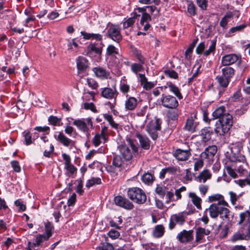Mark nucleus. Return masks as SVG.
I'll return each mask as SVG.
<instances>
[{"mask_svg": "<svg viewBox=\"0 0 250 250\" xmlns=\"http://www.w3.org/2000/svg\"><path fill=\"white\" fill-rule=\"evenodd\" d=\"M210 202L217 201V203L212 204L208 208H206L205 213L208 211L209 216L212 218H217L219 215L223 220H229L230 211L228 208L229 204L224 200L223 195L219 194H214L208 197Z\"/></svg>", "mask_w": 250, "mask_h": 250, "instance_id": "obj_1", "label": "nucleus"}, {"mask_svg": "<svg viewBox=\"0 0 250 250\" xmlns=\"http://www.w3.org/2000/svg\"><path fill=\"white\" fill-rule=\"evenodd\" d=\"M213 120L219 119V124L215 128L217 135H224L228 133L233 124L232 116L227 112L226 107L221 105L216 108L212 113Z\"/></svg>", "mask_w": 250, "mask_h": 250, "instance_id": "obj_2", "label": "nucleus"}, {"mask_svg": "<svg viewBox=\"0 0 250 250\" xmlns=\"http://www.w3.org/2000/svg\"><path fill=\"white\" fill-rule=\"evenodd\" d=\"M127 197L132 201L138 204H143L146 201V195L144 191L137 187L128 188Z\"/></svg>", "mask_w": 250, "mask_h": 250, "instance_id": "obj_3", "label": "nucleus"}, {"mask_svg": "<svg viewBox=\"0 0 250 250\" xmlns=\"http://www.w3.org/2000/svg\"><path fill=\"white\" fill-rule=\"evenodd\" d=\"M155 192L161 198L165 196L167 203L175 201L173 187L158 186L155 189Z\"/></svg>", "mask_w": 250, "mask_h": 250, "instance_id": "obj_4", "label": "nucleus"}, {"mask_svg": "<svg viewBox=\"0 0 250 250\" xmlns=\"http://www.w3.org/2000/svg\"><path fill=\"white\" fill-rule=\"evenodd\" d=\"M148 6L138 7L136 9L139 13H142V16L140 20L139 28L144 31H147L151 27L149 21H151V16L146 12Z\"/></svg>", "mask_w": 250, "mask_h": 250, "instance_id": "obj_5", "label": "nucleus"}, {"mask_svg": "<svg viewBox=\"0 0 250 250\" xmlns=\"http://www.w3.org/2000/svg\"><path fill=\"white\" fill-rule=\"evenodd\" d=\"M188 214L189 213L188 212H181L172 215L169 219L168 229L172 230L175 228L176 224L183 225L185 223Z\"/></svg>", "mask_w": 250, "mask_h": 250, "instance_id": "obj_6", "label": "nucleus"}, {"mask_svg": "<svg viewBox=\"0 0 250 250\" xmlns=\"http://www.w3.org/2000/svg\"><path fill=\"white\" fill-rule=\"evenodd\" d=\"M216 44V41L212 40L211 41V44L209 45L208 49L204 51L205 49L207 47L208 44L204 42H201L197 46L195 50L196 53L198 55L203 54V56L205 57L209 56L212 53L214 54L215 50Z\"/></svg>", "mask_w": 250, "mask_h": 250, "instance_id": "obj_7", "label": "nucleus"}, {"mask_svg": "<svg viewBox=\"0 0 250 250\" xmlns=\"http://www.w3.org/2000/svg\"><path fill=\"white\" fill-rule=\"evenodd\" d=\"M121 28L118 25L111 24L107 30V37L113 41L119 43L122 40Z\"/></svg>", "mask_w": 250, "mask_h": 250, "instance_id": "obj_8", "label": "nucleus"}, {"mask_svg": "<svg viewBox=\"0 0 250 250\" xmlns=\"http://www.w3.org/2000/svg\"><path fill=\"white\" fill-rule=\"evenodd\" d=\"M161 102V104L167 108L175 109L179 105V103L176 98L170 95L162 94Z\"/></svg>", "mask_w": 250, "mask_h": 250, "instance_id": "obj_9", "label": "nucleus"}, {"mask_svg": "<svg viewBox=\"0 0 250 250\" xmlns=\"http://www.w3.org/2000/svg\"><path fill=\"white\" fill-rule=\"evenodd\" d=\"M54 136L58 142L69 149H72L75 146V142L65 136L62 131L56 132Z\"/></svg>", "mask_w": 250, "mask_h": 250, "instance_id": "obj_10", "label": "nucleus"}, {"mask_svg": "<svg viewBox=\"0 0 250 250\" xmlns=\"http://www.w3.org/2000/svg\"><path fill=\"white\" fill-rule=\"evenodd\" d=\"M162 122L159 119H156L154 123L146 126V130L151 138L156 140L158 136L157 131L161 128Z\"/></svg>", "mask_w": 250, "mask_h": 250, "instance_id": "obj_11", "label": "nucleus"}, {"mask_svg": "<svg viewBox=\"0 0 250 250\" xmlns=\"http://www.w3.org/2000/svg\"><path fill=\"white\" fill-rule=\"evenodd\" d=\"M217 151V146L215 145H212L207 147L205 151L201 154L202 159L206 160L208 163L210 164L213 162L214 157Z\"/></svg>", "mask_w": 250, "mask_h": 250, "instance_id": "obj_12", "label": "nucleus"}, {"mask_svg": "<svg viewBox=\"0 0 250 250\" xmlns=\"http://www.w3.org/2000/svg\"><path fill=\"white\" fill-rule=\"evenodd\" d=\"M114 201L116 205L126 210H131L134 208L133 204L125 197L116 196Z\"/></svg>", "mask_w": 250, "mask_h": 250, "instance_id": "obj_13", "label": "nucleus"}, {"mask_svg": "<svg viewBox=\"0 0 250 250\" xmlns=\"http://www.w3.org/2000/svg\"><path fill=\"white\" fill-rule=\"evenodd\" d=\"M104 46V44L102 42L100 43H90L87 46V55L89 57H92L94 54H95L101 56Z\"/></svg>", "mask_w": 250, "mask_h": 250, "instance_id": "obj_14", "label": "nucleus"}, {"mask_svg": "<svg viewBox=\"0 0 250 250\" xmlns=\"http://www.w3.org/2000/svg\"><path fill=\"white\" fill-rule=\"evenodd\" d=\"M62 157L64 161V168L66 170V175L69 177H72L74 174L76 173L77 168L71 164V158L69 155L63 153Z\"/></svg>", "mask_w": 250, "mask_h": 250, "instance_id": "obj_15", "label": "nucleus"}, {"mask_svg": "<svg viewBox=\"0 0 250 250\" xmlns=\"http://www.w3.org/2000/svg\"><path fill=\"white\" fill-rule=\"evenodd\" d=\"M119 94L115 86L112 88L104 87L101 88V95L102 97L108 100L116 101L117 97Z\"/></svg>", "mask_w": 250, "mask_h": 250, "instance_id": "obj_16", "label": "nucleus"}, {"mask_svg": "<svg viewBox=\"0 0 250 250\" xmlns=\"http://www.w3.org/2000/svg\"><path fill=\"white\" fill-rule=\"evenodd\" d=\"M193 230L185 229L179 233L177 236V239L181 243L187 244L193 240Z\"/></svg>", "mask_w": 250, "mask_h": 250, "instance_id": "obj_17", "label": "nucleus"}, {"mask_svg": "<svg viewBox=\"0 0 250 250\" xmlns=\"http://www.w3.org/2000/svg\"><path fill=\"white\" fill-rule=\"evenodd\" d=\"M243 148V144L241 142H238L232 145L231 147V152L235 155L234 160L233 161H239L244 162L246 161V158L244 155L240 154V151Z\"/></svg>", "mask_w": 250, "mask_h": 250, "instance_id": "obj_18", "label": "nucleus"}, {"mask_svg": "<svg viewBox=\"0 0 250 250\" xmlns=\"http://www.w3.org/2000/svg\"><path fill=\"white\" fill-rule=\"evenodd\" d=\"M238 60H241V57L235 54H229L223 56L221 59V64L223 66H229Z\"/></svg>", "mask_w": 250, "mask_h": 250, "instance_id": "obj_19", "label": "nucleus"}, {"mask_svg": "<svg viewBox=\"0 0 250 250\" xmlns=\"http://www.w3.org/2000/svg\"><path fill=\"white\" fill-rule=\"evenodd\" d=\"M215 79L218 83L219 95L221 96L223 95L224 91L226 90L230 81L226 79L222 75L217 76Z\"/></svg>", "mask_w": 250, "mask_h": 250, "instance_id": "obj_20", "label": "nucleus"}, {"mask_svg": "<svg viewBox=\"0 0 250 250\" xmlns=\"http://www.w3.org/2000/svg\"><path fill=\"white\" fill-rule=\"evenodd\" d=\"M199 123L194 121L192 116L187 118L183 129L191 133L195 132L197 130Z\"/></svg>", "mask_w": 250, "mask_h": 250, "instance_id": "obj_21", "label": "nucleus"}, {"mask_svg": "<svg viewBox=\"0 0 250 250\" xmlns=\"http://www.w3.org/2000/svg\"><path fill=\"white\" fill-rule=\"evenodd\" d=\"M191 153L189 150L177 149L173 153L174 157L178 161H184L188 160Z\"/></svg>", "mask_w": 250, "mask_h": 250, "instance_id": "obj_22", "label": "nucleus"}, {"mask_svg": "<svg viewBox=\"0 0 250 250\" xmlns=\"http://www.w3.org/2000/svg\"><path fill=\"white\" fill-rule=\"evenodd\" d=\"M92 71L95 76L101 80L108 79L110 78L109 72L102 67L98 66L94 67L92 69Z\"/></svg>", "mask_w": 250, "mask_h": 250, "instance_id": "obj_23", "label": "nucleus"}, {"mask_svg": "<svg viewBox=\"0 0 250 250\" xmlns=\"http://www.w3.org/2000/svg\"><path fill=\"white\" fill-rule=\"evenodd\" d=\"M213 134V131L211 127H205L201 130L199 136L201 137L202 142L206 144L211 139Z\"/></svg>", "mask_w": 250, "mask_h": 250, "instance_id": "obj_24", "label": "nucleus"}, {"mask_svg": "<svg viewBox=\"0 0 250 250\" xmlns=\"http://www.w3.org/2000/svg\"><path fill=\"white\" fill-rule=\"evenodd\" d=\"M210 231L201 227H199L196 229L195 241L193 244V247L196 246L198 243L201 242V241L204 238L205 235H208L210 234Z\"/></svg>", "mask_w": 250, "mask_h": 250, "instance_id": "obj_25", "label": "nucleus"}, {"mask_svg": "<svg viewBox=\"0 0 250 250\" xmlns=\"http://www.w3.org/2000/svg\"><path fill=\"white\" fill-rule=\"evenodd\" d=\"M118 148L124 159L129 161L132 158V151L125 144H121L118 146Z\"/></svg>", "mask_w": 250, "mask_h": 250, "instance_id": "obj_26", "label": "nucleus"}, {"mask_svg": "<svg viewBox=\"0 0 250 250\" xmlns=\"http://www.w3.org/2000/svg\"><path fill=\"white\" fill-rule=\"evenodd\" d=\"M136 137L138 139L141 147L145 150H148L150 148V140L148 138L140 133H137Z\"/></svg>", "mask_w": 250, "mask_h": 250, "instance_id": "obj_27", "label": "nucleus"}, {"mask_svg": "<svg viewBox=\"0 0 250 250\" xmlns=\"http://www.w3.org/2000/svg\"><path fill=\"white\" fill-rule=\"evenodd\" d=\"M125 58L119 53V56L117 55H115V56H111L108 57H106V61H108V63L110 65L114 66V67H118L120 61H123Z\"/></svg>", "mask_w": 250, "mask_h": 250, "instance_id": "obj_28", "label": "nucleus"}, {"mask_svg": "<svg viewBox=\"0 0 250 250\" xmlns=\"http://www.w3.org/2000/svg\"><path fill=\"white\" fill-rule=\"evenodd\" d=\"M138 100L133 97H129L125 101V108L127 110H133L137 107Z\"/></svg>", "mask_w": 250, "mask_h": 250, "instance_id": "obj_29", "label": "nucleus"}, {"mask_svg": "<svg viewBox=\"0 0 250 250\" xmlns=\"http://www.w3.org/2000/svg\"><path fill=\"white\" fill-rule=\"evenodd\" d=\"M77 67L79 71H83L88 66V60L83 56H79L76 59Z\"/></svg>", "mask_w": 250, "mask_h": 250, "instance_id": "obj_30", "label": "nucleus"}, {"mask_svg": "<svg viewBox=\"0 0 250 250\" xmlns=\"http://www.w3.org/2000/svg\"><path fill=\"white\" fill-rule=\"evenodd\" d=\"M235 70L230 66H224L221 69L222 76L230 81L231 79L235 74Z\"/></svg>", "mask_w": 250, "mask_h": 250, "instance_id": "obj_31", "label": "nucleus"}, {"mask_svg": "<svg viewBox=\"0 0 250 250\" xmlns=\"http://www.w3.org/2000/svg\"><path fill=\"white\" fill-rule=\"evenodd\" d=\"M73 124L83 132H86L88 131V128L86 126V123L83 119L75 120L73 122Z\"/></svg>", "mask_w": 250, "mask_h": 250, "instance_id": "obj_32", "label": "nucleus"}, {"mask_svg": "<svg viewBox=\"0 0 250 250\" xmlns=\"http://www.w3.org/2000/svg\"><path fill=\"white\" fill-rule=\"evenodd\" d=\"M171 109L167 112V117L169 120L177 121L179 116L181 114V110L177 108Z\"/></svg>", "mask_w": 250, "mask_h": 250, "instance_id": "obj_33", "label": "nucleus"}, {"mask_svg": "<svg viewBox=\"0 0 250 250\" xmlns=\"http://www.w3.org/2000/svg\"><path fill=\"white\" fill-rule=\"evenodd\" d=\"M189 197L191 199L192 202L196 206L197 208L201 209L202 199L201 198L197 196L194 192H190L189 193Z\"/></svg>", "mask_w": 250, "mask_h": 250, "instance_id": "obj_34", "label": "nucleus"}, {"mask_svg": "<svg viewBox=\"0 0 250 250\" xmlns=\"http://www.w3.org/2000/svg\"><path fill=\"white\" fill-rule=\"evenodd\" d=\"M211 174L208 170H204L197 177V181L200 183H205L211 178Z\"/></svg>", "mask_w": 250, "mask_h": 250, "instance_id": "obj_35", "label": "nucleus"}, {"mask_svg": "<svg viewBox=\"0 0 250 250\" xmlns=\"http://www.w3.org/2000/svg\"><path fill=\"white\" fill-rule=\"evenodd\" d=\"M165 228L162 225H156L152 232L153 236L155 238L161 237L164 234Z\"/></svg>", "mask_w": 250, "mask_h": 250, "instance_id": "obj_36", "label": "nucleus"}, {"mask_svg": "<svg viewBox=\"0 0 250 250\" xmlns=\"http://www.w3.org/2000/svg\"><path fill=\"white\" fill-rule=\"evenodd\" d=\"M142 181L146 185H149L152 184L154 180V176L150 173H145L141 178Z\"/></svg>", "mask_w": 250, "mask_h": 250, "instance_id": "obj_37", "label": "nucleus"}, {"mask_svg": "<svg viewBox=\"0 0 250 250\" xmlns=\"http://www.w3.org/2000/svg\"><path fill=\"white\" fill-rule=\"evenodd\" d=\"M115 55H117L119 56L118 49L112 44L108 45L106 50L105 57H108L113 55L115 56Z\"/></svg>", "mask_w": 250, "mask_h": 250, "instance_id": "obj_38", "label": "nucleus"}, {"mask_svg": "<svg viewBox=\"0 0 250 250\" xmlns=\"http://www.w3.org/2000/svg\"><path fill=\"white\" fill-rule=\"evenodd\" d=\"M168 87L169 91L172 92L179 100L183 99V96L177 86L172 83H170L169 84H168Z\"/></svg>", "mask_w": 250, "mask_h": 250, "instance_id": "obj_39", "label": "nucleus"}, {"mask_svg": "<svg viewBox=\"0 0 250 250\" xmlns=\"http://www.w3.org/2000/svg\"><path fill=\"white\" fill-rule=\"evenodd\" d=\"M232 17V14L231 12L227 13L222 18L220 22V25L223 29H226L227 28V25L229 22V19Z\"/></svg>", "mask_w": 250, "mask_h": 250, "instance_id": "obj_40", "label": "nucleus"}, {"mask_svg": "<svg viewBox=\"0 0 250 250\" xmlns=\"http://www.w3.org/2000/svg\"><path fill=\"white\" fill-rule=\"evenodd\" d=\"M54 231V227L53 225L50 222H47L45 224V235L47 237L49 238L52 235Z\"/></svg>", "mask_w": 250, "mask_h": 250, "instance_id": "obj_41", "label": "nucleus"}, {"mask_svg": "<svg viewBox=\"0 0 250 250\" xmlns=\"http://www.w3.org/2000/svg\"><path fill=\"white\" fill-rule=\"evenodd\" d=\"M103 117L108 122L109 124L112 126V127L115 129L118 128L119 125L114 121L111 115L108 113H105L103 114Z\"/></svg>", "mask_w": 250, "mask_h": 250, "instance_id": "obj_42", "label": "nucleus"}, {"mask_svg": "<svg viewBox=\"0 0 250 250\" xmlns=\"http://www.w3.org/2000/svg\"><path fill=\"white\" fill-rule=\"evenodd\" d=\"M144 64L140 62L133 63L131 65V70L133 73L138 75V73L142 71L144 69Z\"/></svg>", "mask_w": 250, "mask_h": 250, "instance_id": "obj_43", "label": "nucleus"}, {"mask_svg": "<svg viewBox=\"0 0 250 250\" xmlns=\"http://www.w3.org/2000/svg\"><path fill=\"white\" fill-rule=\"evenodd\" d=\"M120 91L125 95L126 97H128V92L130 90V85L125 82H121L119 85Z\"/></svg>", "mask_w": 250, "mask_h": 250, "instance_id": "obj_44", "label": "nucleus"}, {"mask_svg": "<svg viewBox=\"0 0 250 250\" xmlns=\"http://www.w3.org/2000/svg\"><path fill=\"white\" fill-rule=\"evenodd\" d=\"M102 183L101 179L99 177H92L87 181L86 187L89 188L95 185H100Z\"/></svg>", "mask_w": 250, "mask_h": 250, "instance_id": "obj_45", "label": "nucleus"}, {"mask_svg": "<svg viewBox=\"0 0 250 250\" xmlns=\"http://www.w3.org/2000/svg\"><path fill=\"white\" fill-rule=\"evenodd\" d=\"M198 39L194 40L189 45L187 49L185 52V56L187 59H189L190 58V54L192 53L193 50L197 43Z\"/></svg>", "mask_w": 250, "mask_h": 250, "instance_id": "obj_46", "label": "nucleus"}, {"mask_svg": "<svg viewBox=\"0 0 250 250\" xmlns=\"http://www.w3.org/2000/svg\"><path fill=\"white\" fill-rule=\"evenodd\" d=\"M197 8L192 1H189L187 6V11L190 17L194 16L197 13Z\"/></svg>", "mask_w": 250, "mask_h": 250, "instance_id": "obj_47", "label": "nucleus"}, {"mask_svg": "<svg viewBox=\"0 0 250 250\" xmlns=\"http://www.w3.org/2000/svg\"><path fill=\"white\" fill-rule=\"evenodd\" d=\"M48 121L49 124L54 126H60V122L61 121V118H58L56 116L51 115L48 117Z\"/></svg>", "mask_w": 250, "mask_h": 250, "instance_id": "obj_48", "label": "nucleus"}, {"mask_svg": "<svg viewBox=\"0 0 250 250\" xmlns=\"http://www.w3.org/2000/svg\"><path fill=\"white\" fill-rule=\"evenodd\" d=\"M124 162L122 158L118 155L114 156L112 164L116 167H119L122 166Z\"/></svg>", "mask_w": 250, "mask_h": 250, "instance_id": "obj_49", "label": "nucleus"}, {"mask_svg": "<svg viewBox=\"0 0 250 250\" xmlns=\"http://www.w3.org/2000/svg\"><path fill=\"white\" fill-rule=\"evenodd\" d=\"M24 137L25 144L27 146L30 145L32 143V134L29 131H24L23 132Z\"/></svg>", "mask_w": 250, "mask_h": 250, "instance_id": "obj_50", "label": "nucleus"}, {"mask_svg": "<svg viewBox=\"0 0 250 250\" xmlns=\"http://www.w3.org/2000/svg\"><path fill=\"white\" fill-rule=\"evenodd\" d=\"M165 74L172 79H177L178 77V73L174 70L170 69H167L164 71Z\"/></svg>", "mask_w": 250, "mask_h": 250, "instance_id": "obj_51", "label": "nucleus"}, {"mask_svg": "<svg viewBox=\"0 0 250 250\" xmlns=\"http://www.w3.org/2000/svg\"><path fill=\"white\" fill-rule=\"evenodd\" d=\"M87 83L89 87L93 89H96L98 88L99 84L98 83L92 78H87Z\"/></svg>", "mask_w": 250, "mask_h": 250, "instance_id": "obj_52", "label": "nucleus"}, {"mask_svg": "<svg viewBox=\"0 0 250 250\" xmlns=\"http://www.w3.org/2000/svg\"><path fill=\"white\" fill-rule=\"evenodd\" d=\"M247 27V25L246 24H242L241 25L236 26L235 27H231L229 31V33H234L235 32H238V31H241L243 29H244L245 28Z\"/></svg>", "mask_w": 250, "mask_h": 250, "instance_id": "obj_53", "label": "nucleus"}, {"mask_svg": "<svg viewBox=\"0 0 250 250\" xmlns=\"http://www.w3.org/2000/svg\"><path fill=\"white\" fill-rule=\"evenodd\" d=\"M126 141L130 146L131 147L133 152H136L138 151V147L136 145V141L135 140L130 138H128L126 139Z\"/></svg>", "mask_w": 250, "mask_h": 250, "instance_id": "obj_54", "label": "nucleus"}, {"mask_svg": "<svg viewBox=\"0 0 250 250\" xmlns=\"http://www.w3.org/2000/svg\"><path fill=\"white\" fill-rule=\"evenodd\" d=\"M108 236L112 239H116L120 236V232L114 229H111L107 233Z\"/></svg>", "mask_w": 250, "mask_h": 250, "instance_id": "obj_55", "label": "nucleus"}, {"mask_svg": "<svg viewBox=\"0 0 250 250\" xmlns=\"http://www.w3.org/2000/svg\"><path fill=\"white\" fill-rule=\"evenodd\" d=\"M102 136L99 134H96L92 139V143L95 146L97 147L100 146L101 143Z\"/></svg>", "mask_w": 250, "mask_h": 250, "instance_id": "obj_56", "label": "nucleus"}, {"mask_svg": "<svg viewBox=\"0 0 250 250\" xmlns=\"http://www.w3.org/2000/svg\"><path fill=\"white\" fill-rule=\"evenodd\" d=\"M135 23L134 18H129L123 22V28L124 29L127 28L132 26Z\"/></svg>", "mask_w": 250, "mask_h": 250, "instance_id": "obj_57", "label": "nucleus"}, {"mask_svg": "<svg viewBox=\"0 0 250 250\" xmlns=\"http://www.w3.org/2000/svg\"><path fill=\"white\" fill-rule=\"evenodd\" d=\"M49 239L48 237H47L44 234H40L36 236V242H37V244H38L39 246H40L41 244L44 241H47Z\"/></svg>", "mask_w": 250, "mask_h": 250, "instance_id": "obj_58", "label": "nucleus"}, {"mask_svg": "<svg viewBox=\"0 0 250 250\" xmlns=\"http://www.w3.org/2000/svg\"><path fill=\"white\" fill-rule=\"evenodd\" d=\"M10 164L14 171L19 173L21 171V168L18 161L16 160L12 161Z\"/></svg>", "mask_w": 250, "mask_h": 250, "instance_id": "obj_59", "label": "nucleus"}, {"mask_svg": "<svg viewBox=\"0 0 250 250\" xmlns=\"http://www.w3.org/2000/svg\"><path fill=\"white\" fill-rule=\"evenodd\" d=\"M198 6L202 10H205L207 8L208 0H197Z\"/></svg>", "mask_w": 250, "mask_h": 250, "instance_id": "obj_60", "label": "nucleus"}, {"mask_svg": "<svg viewBox=\"0 0 250 250\" xmlns=\"http://www.w3.org/2000/svg\"><path fill=\"white\" fill-rule=\"evenodd\" d=\"M108 134L107 132V127L106 126H104L102 127V129L101 131V133L99 134L101 136H102V139L104 141V142L106 141Z\"/></svg>", "mask_w": 250, "mask_h": 250, "instance_id": "obj_61", "label": "nucleus"}, {"mask_svg": "<svg viewBox=\"0 0 250 250\" xmlns=\"http://www.w3.org/2000/svg\"><path fill=\"white\" fill-rule=\"evenodd\" d=\"M99 250H114L113 246L108 243L103 244L99 247Z\"/></svg>", "mask_w": 250, "mask_h": 250, "instance_id": "obj_62", "label": "nucleus"}, {"mask_svg": "<svg viewBox=\"0 0 250 250\" xmlns=\"http://www.w3.org/2000/svg\"><path fill=\"white\" fill-rule=\"evenodd\" d=\"M247 240L246 235L240 233H236L232 236V241H236L239 240Z\"/></svg>", "mask_w": 250, "mask_h": 250, "instance_id": "obj_63", "label": "nucleus"}, {"mask_svg": "<svg viewBox=\"0 0 250 250\" xmlns=\"http://www.w3.org/2000/svg\"><path fill=\"white\" fill-rule=\"evenodd\" d=\"M143 248L145 250H157V246L153 243H147L143 245Z\"/></svg>", "mask_w": 250, "mask_h": 250, "instance_id": "obj_64", "label": "nucleus"}]
</instances>
